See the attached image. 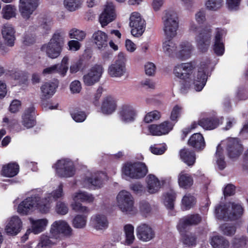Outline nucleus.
<instances>
[{"label": "nucleus", "instance_id": "nucleus-1", "mask_svg": "<svg viewBox=\"0 0 248 248\" xmlns=\"http://www.w3.org/2000/svg\"><path fill=\"white\" fill-rule=\"evenodd\" d=\"M210 61L208 59L202 60L199 65L196 74L194 72L196 67L194 62L182 63L178 64L173 70L176 77L184 80L181 87V93H185L187 89L191 85L196 91H201L205 86L207 78L206 74L210 66Z\"/></svg>", "mask_w": 248, "mask_h": 248}, {"label": "nucleus", "instance_id": "nucleus-2", "mask_svg": "<svg viewBox=\"0 0 248 248\" xmlns=\"http://www.w3.org/2000/svg\"><path fill=\"white\" fill-rule=\"evenodd\" d=\"M41 195L42 192L39 191L25 199L18 205L17 212L20 214L25 215L32 212L37 208L42 213H47L48 203L43 202Z\"/></svg>", "mask_w": 248, "mask_h": 248}, {"label": "nucleus", "instance_id": "nucleus-3", "mask_svg": "<svg viewBox=\"0 0 248 248\" xmlns=\"http://www.w3.org/2000/svg\"><path fill=\"white\" fill-rule=\"evenodd\" d=\"M65 33L62 31H58L52 35L49 41L44 44L41 50L50 59H56L60 56L64 44Z\"/></svg>", "mask_w": 248, "mask_h": 248}, {"label": "nucleus", "instance_id": "nucleus-4", "mask_svg": "<svg viewBox=\"0 0 248 248\" xmlns=\"http://www.w3.org/2000/svg\"><path fill=\"white\" fill-rule=\"evenodd\" d=\"M189 31L194 34L199 33L195 37L197 48L202 52H206L210 45L212 34L210 27L206 26L200 30L197 25L194 21H191L189 24Z\"/></svg>", "mask_w": 248, "mask_h": 248}, {"label": "nucleus", "instance_id": "nucleus-5", "mask_svg": "<svg viewBox=\"0 0 248 248\" xmlns=\"http://www.w3.org/2000/svg\"><path fill=\"white\" fill-rule=\"evenodd\" d=\"M217 218L224 220H235L241 217L243 208L238 203L230 202L227 204L219 205L215 208Z\"/></svg>", "mask_w": 248, "mask_h": 248}, {"label": "nucleus", "instance_id": "nucleus-6", "mask_svg": "<svg viewBox=\"0 0 248 248\" xmlns=\"http://www.w3.org/2000/svg\"><path fill=\"white\" fill-rule=\"evenodd\" d=\"M163 30L166 38L172 39L177 34L178 29L177 15L173 11H168L162 18Z\"/></svg>", "mask_w": 248, "mask_h": 248}, {"label": "nucleus", "instance_id": "nucleus-7", "mask_svg": "<svg viewBox=\"0 0 248 248\" xmlns=\"http://www.w3.org/2000/svg\"><path fill=\"white\" fill-rule=\"evenodd\" d=\"M116 202L120 210L124 214H133L136 212L134 199L127 191L123 190L119 192L116 197Z\"/></svg>", "mask_w": 248, "mask_h": 248}, {"label": "nucleus", "instance_id": "nucleus-8", "mask_svg": "<svg viewBox=\"0 0 248 248\" xmlns=\"http://www.w3.org/2000/svg\"><path fill=\"white\" fill-rule=\"evenodd\" d=\"M50 234L53 239L61 240L63 237L69 238L73 235V230L64 220L55 221L51 225Z\"/></svg>", "mask_w": 248, "mask_h": 248}, {"label": "nucleus", "instance_id": "nucleus-9", "mask_svg": "<svg viewBox=\"0 0 248 248\" xmlns=\"http://www.w3.org/2000/svg\"><path fill=\"white\" fill-rule=\"evenodd\" d=\"M122 173L132 179H140L144 177L148 172L145 164L141 162L127 163L122 168Z\"/></svg>", "mask_w": 248, "mask_h": 248}, {"label": "nucleus", "instance_id": "nucleus-10", "mask_svg": "<svg viewBox=\"0 0 248 248\" xmlns=\"http://www.w3.org/2000/svg\"><path fill=\"white\" fill-rule=\"evenodd\" d=\"M72 199L74 201V202L71 204L73 210L80 213H88L89 211L88 208L86 206H83L78 202H93L94 197L92 194L87 192L79 191L73 194Z\"/></svg>", "mask_w": 248, "mask_h": 248}, {"label": "nucleus", "instance_id": "nucleus-11", "mask_svg": "<svg viewBox=\"0 0 248 248\" xmlns=\"http://www.w3.org/2000/svg\"><path fill=\"white\" fill-rule=\"evenodd\" d=\"M57 175L60 177H70L75 174L73 162L69 159L59 160L54 165Z\"/></svg>", "mask_w": 248, "mask_h": 248}, {"label": "nucleus", "instance_id": "nucleus-12", "mask_svg": "<svg viewBox=\"0 0 248 248\" xmlns=\"http://www.w3.org/2000/svg\"><path fill=\"white\" fill-rule=\"evenodd\" d=\"M126 58L123 52H120L115 61L108 67V73L111 77L119 78L126 72Z\"/></svg>", "mask_w": 248, "mask_h": 248}, {"label": "nucleus", "instance_id": "nucleus-13", "mask_svg": "<svg viewBox=\"0 0 248 248\" xmlns=\"http://www.w3.org/2000/svg\"><path fill=\"white\" fill-rule=\"evenodd\" d=\"M129 25L131 28V34L135 37H140L145 29V21L137 12L133 13L130 17Z\"/></svg>", "mask_w": 248, "mask_h": 248}, {"label": "nucleus", "instance_id": "nucleus-14", "mask_svg": "<svg viewBox=\"0 0 248 248\" xmlns=\"http://www.w3.org/2000/svg\"><path fill=\"white\" fill-rule=\"evenodd\" d=\"M39 5V0H19L18 9L22 17L29 20Z\"/></svg>", "mask_w": 248, "mask_h": 248}, {"label": "nucleus", "instance_id": "nucleus-15", "mask_svg": "<svg viewBox=\"0 0 248 248\" xmlns=\"http://www.w3.org/2000/svg\"><path fill=\"white\" fill-rule=\"evenodd\" d=\"M223 142L226 144L228 155L231 159L238 158L243 151L242 144L237 138H230Z\"/></svg>", "mask_w": 248, "mask_h": 248}, {"label": "nucleus", "instance_id": "nucleus-16", "mask_svg": "<svg viewBox=\"0 0 248 248\" xmlns=\"http://www.w3.org/2000/svg\"><path fill=\"white\" fill-rule=\"evenodd\" d=\"M107 178V175L103 172H98L87 176L82 181L83 187L88 188H100L103 185V180Z\"/></svg>", "mask_w": 248, "mask_h": 248}, {"label": "nucleus", "instance_id": "nucleus-17", "mask_svg": "<svg viewBox=\"0 0 248 248\" xmlns=\"http://www.w3.org/2000/svg\"><path fill=\"white\" fill-rule=\"evenodd\" d=\"M104 72V69L102 65L96 64L93 66L85 75L83 77V82L86 85L91 86L98 82Z\"/></svg>", "mask_w": 248, "mask_h": 248}, {"label": "nucleus", "instance_id": "nucleus-18", "mask_svg": "<svg viewBox=\"0 0 248 248\" xmlns=\"http://www.w3.org/2000/svg\"><path fill=\"white\" fill-rule=\"evenodd\" d=\"M174 123L169 121H165L159 124H152L148 126V130L153 136H162L168 134L171 131Z\"/></svg>", "mask_w": 248, "mask_h": 248}, {"label": "nucleus", "instance_id": "nucleus-19", "mask_svg": "<svg viewBox=\"0 0 248 248\" xmlns=\"http://www.w3.org/2000/svg\"><path fill=\"white\" fill-rule=\"evenodd\" d=\"M136 233L138 238L143 242H148L155 237V232L149 225L142 223L136 228Z\"/></svg>", "mask_w": 248, "mask_h": 248}, {"label": "nucleus", "instance_id": "nucleus-20", "mask_svg": "<svg viewBox=\"0 0 248 248\" xmlns=\"http://www.w3.org/2000/svg\"><path fill=\"white\" fill-rule=\"evenodd\" d=\"M226 34V31L220 28H217L214 37L213 50L218 56H221L224 52V45L223 36Z\"/></svg>", "mask_w": 248, "mask_h": 248}, {"label": "nucleus", "instance_id": "nucleus-21", "mask_svg": "<svg viewBox=\"0 0 248 248\" xmlns=\"http://www.w3.org/2000/svg\"><path fill=\"white\" fill-rule=\"evenodd\" d=\"M22 227V222L17 216L9 218L5 227V231L7 234L11 235H16L21 231Z\"/></svg>", "mask_w": 248, "mask_h": 248}, {"label": "nucleus", "instance_id": "nucleus-22", "mask_svg": "<svg viewBox=\"0 0 248 248\" xmlns=\"http://www.w3.org/2000/svg\"><path fill=\"white\" fill-rule=\"evenodd\" d=\"M16 30L12 25L5 24L1 29V34L5 44L10 47L13 46L16 40Z\"/></svg>", "mask_w": 248, "mask_h": 248}, {"label": "nucleus", "instance_id": "nucleus-23", "mask_svg": "<svg viewBox=\"0 0 248 248\" xmlns=\"http://www.w3.org/2000/svg\"><path fill=\"white\" fill-rule=\"evenodd\" d=\"M201 220L202 218L198 214L188 215L179 220L177 228L180 232H184L188 226L197 225Z\"/></svg>", "mask_w": 248, "mask_h": 248}, {"label": "nucleus", "instance_id": "nucleus-24", "mask_svg": "<svg viewBox=\"0 0 248 248\" xmlns=\"http://www.w3.org/2000/svg\"><path fill=\"white\" fill-rule=\"evenodd\" d=\"M114 8L112 3H108L103 12L99 17V22L102 27L107 26L115 18Z\"/></svg>", "mask_w": 248, "mask_h": 248}, {"label": "nucleus", "instance_id": "nucleus-25", "mask_svg": "<svg viewBox=\"0 0 248 248\" xmlns=\"http://www.w3.org/2000/svg\"><path fill=\"white\" fill-rule=\"evenodd\" d=\"M193 49L194 47L190 42H181L178 46L176 57L183 60L188 59L190 57Z\"/></svg>", "mask_w": 248, "mask_h": 248}, {"label": "nucleus", "instance_id": "nucleus-26", "mask_svg": "<svg viewBox=\"0 0 248 248\" xmlns=\"http://www.w3.org/2000/svg\"><path fill=\"white\" fill-rule=\"evenodd\" d=\"M119 113L121 120L124 123L133 122L136 116V110L130 105L123 106Z\"/></svg>", "mask_w": 248, "mask_h": 248}, {"label": "nucleus", "instance_id": "nucleus-27", "mask_svg": "<svg viewBox=\"0 0 248 248\" xmlns=\"http://www.w3.org/2000/svg\"><path fill=\"white\" fill-rule=\"evenodd\" d=\"M63 187L62 184H60L56 189L54 190L51 193L46 194V196L42 198L44 203L46 202L48 203V211L50 208V203L53 201H56L63 196Z\"/></svg>", "mask_w": 248, "mask_h": 248}, {"label": "nucleus", "instance_id": "nucleus-28", "mask_svg": "<svg viewBox=\"0 0 248 248\" xmlns=\"http://www.w3.org/2000/svg\"><path fill=\"white\" fill-rule=\"evenodd\" d=\"M116 102L114 98L110 96H108L103 99L101 110L104 114H110L116 110Z\"/></svg>", "mask_w": 248, "mask_h": 248}, {"label": "nucleus", "instance_id": "nucleus-29", "mask_svg": "<svg viewBox=\"0 0 248 248\" xmlns=\"http://www.w3.org/2000/svg\"><path fill=\"white\" fill-rule=\"evenodd\" d=\"M210 243L213 248H229L230 246L229 240L220 235H216L211 237Z\"/></svg>", "mask_w": 248, "mask_h": 248}, {"label": "nucleus", "instance_id": "nucleus-30", "mask_svg": "<svg viewBox=\"0 0 248 248\" xmlns=\"http://www.w3.org/2000/svg\"><path fill=\"white\" fill-rule=\"evenodd\" d=\"M92 226L97 230L106 229L108 226V221L106 217L103 215H96L91 218Z\"/></svg>", "mask_w": 248, "mask_h": 248}, {"label": "nucleus", "instance_id": "nucleus-31", "mask_svg": "<svg viewBox=\"0 0 248 248\" xmlns=\"http://www.w3.org/2000/svg\"><path fill=\"white\" fill-rule=\"evenodd\" d=\"M188 144L197 150H202L205 146L202 135L199 133H195L190 137Z\"/></svg>", "mask_w": 248, "mask_h": 248}, {"label": "nucleus", "instance_id": "nucleus-32", "mask_svg": "<svg viewBox=\"0 0 248 248\" xmlns=\"http://www.w3.org/2000/svg\"><path fill=\"white\" fill-rule=\"evenodd\" d=\"M93 39L98 49L108 46V35L103 31H98L95 32L93 35Z\"/></svg>", "mask_w": 248, "mask_h": 248}, {"label": "nucleus", "instance_id": "nucleus-33", "mask_svg": "<svg viewBox=\"0 0 248 248\" xmlns=\"http://www.w3.org/2000/svg\"><path fill=\"white\" fill-rule=\"evenodd\" d=\"M57 85L53 82H46L41 87V98L47 99L55 93Z\"/></svg>", "mask_w": 248, "mask_h": 248}, {"label": "nucleus", "instance_id": "nucleus-34", "mask_svg": "<svg viewBox=\"0 0 248 248\" xmlns=\"http://www.w3.org/2000/svg\"><path fill=\"white\" fill-rule=\"evenodd\" d=\"M31 224V232L34 234H38L43 232L48 223V220L46 218L34 219L29 218Z\"/></svg>", "mask_w": 248, "mask_h": 248}, {"label": "nucleus", "instance_id": "nucleus-35", "mask_svg": "<svg viewBox=\"0 0 248 248\" xmlns=\"http://www.w3.org/2000/svg\"><path fill=\"white\" fill-rule=\"evenodd\" d=\"M199 125L205 130H212L219 124V120L216 117L203 118L198 121Z\"/></svg>", "mask_w": 248, "mask_h": 248}, {"label": "nucleus", "instance_id": "nucleus-36", "mask_svg": "<svg viewBox=\"0 0 248 248\" xmlns=\"http://www.w3.org/2000/svg\"><path fill=\"white\" fill-rule=\"evenodd\" d=\"M179 154L181 159L188 166L194 165L196 160L194 152L188 149L184 148L180 150Z\"/></svg>", "mask_w": 248, "mask_h": 248}, {"label": "nucleus", "instance_id": "nucleus-37", "mask_svg": "<svg viewBox=\"0 0 248 248\" xmlns=\"http://www.w3.org/2000/svg\"><path fill=\"white\" fill-rule=\"evenodd\" d=\"M148 191L154 194L158 191L161 187V183L154 175L149 174L147 177Z\"/></svg>", "mask_w": 248, "mask_h": 248}, {"label": "nucleus", "instance_id": "nucleus-38", "mask_svg": "<svg viewBox=\"0 0 248 248\" xmlns=\"http://www.w3.org/2000/svg\"><path fill=\"white\" fill-rule=\"evenodd\" d=\"M34 110V108L33 107L28 108L25 111L22 116V124L27 128H31L33 127L36 124V122L32 114Z\"/></svg>", "mask_w": 248, "mask_h": 248}, {"label": "nucleus", "instance_id": "nucleus-39", "mask_svg": "<svg viewBox=\"0 0 248 248\" xmlns=\"http://www.w3.org/2000/svg\"><path fill=\"white\" fill-rule=\"evenodd\" d=\"M19 166L16 163H10L2 167L1 174L5 177H12L17 174Z\"/></svg>", "mask_w": 248, "mask_h": 248}, {"label": "nucleus", "instance_id": "nucleus-40", "mask_svg": "<svg viewBox=\"0 0 248 248\" xmlns=\"http://www.w3.org/2000/svg\"><path fill=\"white\" fill-rule=\"evenodd\" d=\"M163 42L162 45L163 51L164 53L169 56H172L174 54L176 55L178 46L173 42L172 39L167 38Z\"/></svg>", "mask_w": 248, "mask_h": 248}, {"label": "nucleus", "instance_id": "nucleus-41", "mask_svg": "<svg viewBox=\"0 0 248 248\" xmlns=\"http://www.w3.org/2000/svg\"><path fill=\"white\" fill-rule=\"evenodd\" d=\"M180 232L181 235V241L184 245L187 247L194 246L196 244L197 236L194 233L191 232Z\"/></svg>", "mask_w": 248, "mask_h": 248}, {"label": "nucleus", "instance_id": "nucleus-42", "mask_svg": "<svg viewBox=\"0 0 248 248\" xmlns=\"http://www.w3.org/2000/svg\"><path fill=\"white\" fill-rule=\"evenodd\" d=\"M178 183L180 187L186 189L192 186L193 180L191 175L182 171L178 176Z\"/></svg>", "mask_w": 248, "mask_h": 248}, {"label": "nucleus", "instance_id": "nucleus-43", "mask_svg": "<svg viewBox=\"0 0 248 248\" xmlns=\"http://www.w3.org/2000/svg\"><path fill=\"white\" fill-rule=\"evenodd\" d=\"M51 235L49 236L42 235L40 237L39 242L37 245L38 248H50L57 245V240H52Z\"/></svg>", "mask_w": 248, "mask_h": 248}, {"label": "nucleus", "instance_id": "nucleus-44", "mask_svg": "<svg viewBox=\"0 0 248 248\" xmlns=\"http://www.w3.org/2000/svg\"><path fill=\"white\" fill-rule=\"evenodd\" d=\"M216 157L217 158V164L218 168L221 170H223L226 167V164L224 161L223 150L221 147L220 144H218L217 147Z\"/></svg>", "mask_w": 248, "mask_h": 248}, {"label": "nucleus", "instance_id": "nucleus-45", "mask_svg": "<svg viewBox=\"0 0 248 248\" xmlns=\"http://www.w3.org/2000/svg\"><path fill=\"white\" fill-rule=\"evenodd\" d=\"M16 8L15 5L11 4L6 5L1 11L2 17L6 19L14 17L16 16Z\"/></svg>", "mask_w": 248, "mask_h": 248}, {"label": "nucleus", "instance_id": "nucleus-46", "mask_svg": "<svg viewBox=\"0 0 248 248\" xmlns=\"http://www.w3.org/2000/svg\"><path fill=\"white\" fill-rule=\"evenodd\" d=\"M36 27L35 26H31L28 30L25 32L22 37V42L25 45H30L35 42V36L30 31H33L36 30Z\"/></svg>", "mask_w": 248, "mask_h": 248}, {"label": "nucleus", "instance_id": "nucleus-47", "mask_svg": "<svg viewBox=\"0 0 248 248\" xmlns=\"http://www.w3.org/2000/svg\"><path fill=\"white\" fill-rule=\"evenodd\" d=\"M134 229L133 226L131 224H126L124 227L125 235V242L128 245L133 243L135 240Z\"/></svg>", "mask_w": 248, "mask_h": 248}, {"label": "nucleus", "instance_id": "nucleus-48", "mask_svg": "<svg viewBox=\"0 0 248 248\" xmlns=\"http://www.w3.org/2000/svg\"><path fill=\"white\" fill-rule=\"evenodd\" d=\"M86 217L84 215H77L73 219L72 225L73 227L77 229L84 228L86 225Z\"/></svg>", "mask_w": 248, "mask_h": 248}, {"label": "nucleus", "instance_id": "nucleus-49", "mask_svg": "<svg viewBox=\"0 0 248 248\" xmlns=\"http://www.w3.org/2000/svg\"><path fill=\"white\" fill-rule=\"evenodd\" d=\"M176 198V194L173 191L168 192L165 195L164 203L165 206L169 209L172 210L174 207V202Z\"/></svg>", "mask_w": 248, "mask_h": 248}, {"label": "nucleus", "instance_id": "nucleus-50", "mask_svg": "<svg viewBox=\"0 0 248 248\" xmlns=\"http://www.w3.org/2000/svg\"><path fill=\"white\" fill-rule=\"evenodd\" d=\"M219 229L222 234L228 236L233 235L236 230L235 226L227 223L221 225Z\"/></svg>", "mask_w": 248, "mask_h": 248}, {"label": "nucleus", "instance_id": "nucleus-51", "mask_svg": "<svg viewBox=\"0 0 248 248\" xmlns=\"http://www.w3.org/2000/svg\"><path fill=\"white\" fill-rule=\"evenodd\" d=\"M183 208L188 210L192 207L195 203V199L189 194L186 195L182 200Z\"/></svg>", "mask_w": 248, "mask_h": 248}, {"label": "nucleus", "instance_id": "nucleus-52", "mask_svg": "<svg viewBox=\"0 0 248 248\" xmlns=\"http://www.w3.org/2000/svg\"><path fill=\"white\" fill-rule=\"evenodd\" d=\"M223 1V0H207L205 6L209 10L216 11L221 7Z\"/></svg>", "mask_w": 248, "mask_h": 248}, {"label": "nucleus", "instance_id": "nucleus-53", "mask_svg": "<svg viewBox=\"0 0 248 248\" xmlns=\"http://www.w3.org/2000/svg\"><path fill=\"white\" fill-rule=\"evenodd\" d=\"M248 241V238L246 236H236L234 237L232 241V245L236 248H240L245 246Z\"/></svg>", "mask_w": 248, "mask_h": 248}, {"label": "nucleus", "instance_id": "nucleus-54", "mask_svg": "<svg viewBox=\"0 0 248 248\" xmlns=\"http://www.w3.org/2000/svg\"><path fill=\"white\" fill-rule=\"evenodd\" d=\"M182 110V107L178 105L174 106L170 113V119L171 121L170 122H173L175 124V123L178 121V119L181 115Z\"/></svg>", "mask_w": 248, "mask_h": 248}, {"label": "nucleus", "instance_id": "nucleus-55", "mask_svg": "<svg viewBox=\"0 0 248 248\" xmlns=\"http://www.w3.org/2000/svg\"><path fill=\"white\" fill-rule=\"evenodd\" d=\"M64 5L68 11L72 12L79 8L80 2L79 0H64Z\"/></svg>", "mask_w": 248, "mask_h": 248}, {"label": "nucleus", "instance_id": "nucleus-56", "mask_svg": "<svg viewBox=\"0 0 248 248\" xmlns=\"http://www.w3.org/2000/svg\"><path fill=\"white\" fill-rule=\"evenodd\" d=\"M70 38L76 39L78 41H82L86 36V33L81 31L77 29H71L69 32Z\"/></svg>", "mask_w": 248, "mask_h": 248}, {"label": "nucleus", "instance_id": "nucleus-57", "mask_svg": "<svg viewBox=\"0 0 248 248\" xmlns=\"http://www.w3.org/2000/svg\"><path fill=\"white\" fill-rule=\"evenodd\" d=\"M161 116V113L157 110H154L148 113L144 117V121L149 123L155 120H159Z\"/></svg>", "mask_w": 248, "mask_h": 248}, {"label": "nucleus", "instance_id": "nucleus-58", "mask_svg": "<svg viewBox=\"0 0 248 248\" xmlns=\"http://www.w3.org/2000/svg\"><path fill=\"white\" fill-rule=\"evenodd\" d=\"M38 23L40 26L46 31H49L52 25L51 20L45 16L39 17Z\"/></svg>", "mask_w": 248, "mask_h": 248}, {"label": "nucleus", "instance_id": "nucleus-59", "mask_svg": "<svg viewBox=\"0 0 248 248\" xmlns=\"http://www.w3.org/2000/svg\"><path fill=\"white\" fill-rule=\"evenodd\" d=\"M55 210L58 214L64 215L68 213L69 209L65 202L59 201L56 203Z\"/></svg>", "mask_w": 248, "mask_h": 248}, {"label": "nucleus", "instance_id": "nucleus-60", "mask_svg": "<svg viewBox=\"0 0 248 248\" xmlns=\"http://www.w3.org/2000/svg\"><path fill=\"white\" fill-rule=\"evenodd\" d=\"M72 118L77 122L81 123L85 121L87 115L82 111L77 110L71 113Z\"/></svg>", "mask_w": 248, "mask_h": 248}, {"label": "nucleus", "instance_id": "nucleus-61", "mask_svg": "<svg viewBox=\"0 0 248 248\" xmlns=\"http://www.w3.org/2000/svg\"><path fill=\"white\" fill-rule=\"evenodd\" d=\"M150 150L155 155H162L166 150V146L165 144L163 145L155 144L150 147Z\"/></svg>", "mask_w": 248, "mask_h": 248}, {"label": "nucleus", "instance_id": "nucleus-62", "mask_svg": "<svg viewBox=\"0 0 248 248\" xmlns=\"http://www.w3.org/2000/svg\"><path fill=\"white\" fill-rule=\"evenodd\" d=\"M103 90V89L102 87H99L93 94L92 101L96 106H99L100 105L99 100L102 95Z\"/></svg>", "mask_w": 248, "mask_h": 248}, {"label": "nucleus", "instance_id": "nucleus-63", "mask_svg": "<svg viewBox=\"0 0 248 248\" xmlns=\"http://www.w3.org/2000/svg\"><path fill=\"white\" fill-rule=\"evenodd\" d=\"M83 64V61L81 59L73 62L70 67L71 73H76L81 68Z\"/></svg>", "mask_w": 248, "mask_h": 248}, {"label": "nucleus", "instance_id": "nucleus-64", "mask_svg": "<svg viewBox=\"0 0 248 248\" xmlns=\"http://www.w3.org/2000/svg\"><path fill=\"white\" fill-rule=\"evenodd\" d=\"M70 89L73 93H79L81 90L80 82L77 80L73 81L70 84Z\"/></svg>", "mask_w": 248, "mask_h": 248}]
</instances>
